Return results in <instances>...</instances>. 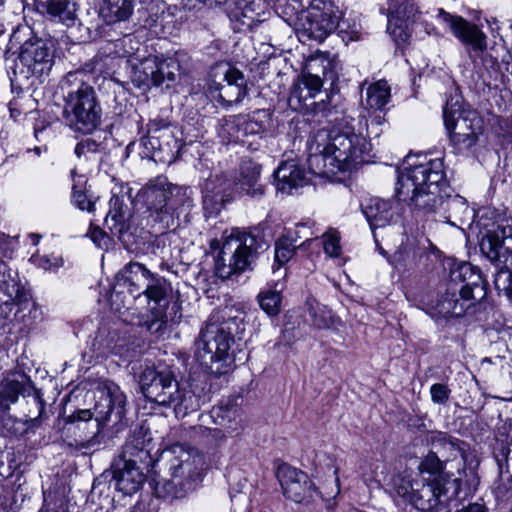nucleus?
Returning a JSON list of instances; mask_svg holds the SVG:
<instances>
[{
	"instance_id": "nucleus-1",
	"label": "nucleus",
	"mask_w": 512,
	"mask_h": 512,
	"mask_svg": "<svg viewBox=\"0 0 512 512\" xmlns=\"http://www.w3.org/2000/svg\"><path fill=\"white\" fill-rule=\"evenodd\" d=\"M370 122L363 117L358 121V128L344 119L330 127L312 133L308 141L307 164L311 174L319 177L332 178L338 173L350 172L361 163L371 151V144L363 130L369 126L379 136L385 126L383 114L369 115Z\"/></svg>"
},
{
	"instance_id": "nucleus-2",
	"label": "nucleus",
	"mask_w": 512,
	"mask_h": 512,
	"mask_svg": "<svg viewBox=\"0 0 512 512\" xmlns=\"http://www.w3.org/2000/svg\"><path fill=\"white\" fill-rule=\"evenodd\" d=\"M446 186L444 163L441 158L427 155H408L398 171L395 196L411 209L424 213L435 212L441 205L451 212L469 213L464 198L456 195L445 201L441 195Z\"/></svg>"
},
{
	"instance_id": "nucleus-3",
	"label": "nucleus",
	"mask_w": 512,
	"mask_h": 512,
	"mask_svg": "<svg viewBox=\"0 0 512 512\" xmlns=\"http://www.w3.org/2000/svg\"><path fill=\"white\" fill-rule=\"evenodd\" d=\"M386 487L396 501L410 503L421 512H450L451 506L457 505L461 479L453 474H439L411 480L396 474Z\"/></svg>"
},
{
	"instance_id": "nucleus-4",
	"label": "nucleus",
	"mask_w": 512,
	"mask_h": 512,
	"mask_svg": "<svg viewBox=\"0 0 512 512\" xmlns=\"http://www.w3.org/2000/svg\"><path fill=\"white\" fill-rule=\"evenodd\" d=\"M84 78L82 71L69 72L60 81L59 88L65 123L76 132L88 134L100 125L102 109L94 88Z\"/></svg>"
},
{
	"instance_id": "nucleus-5",
	"label": "nucleus",
	"mask_w": 512,
	"mask_h": 512,
	"mask_svg": "<svg viewBox=\"0 0 512 512\" xmlns=\"http://www.w3.org/2000/svg\"><path fill=\"white\" fill-rule=\"evenodd\" d=\"M242 319L213 314L195 341L196 360L215 375L226 374L231 366L230 348Z\"/></svg>"
},
{
	"instance_id": "nucleus-6",
	"label": "nucleus",
	"mask_w": 512,
	"mask_h": 512,
	"mask_svg": "<svg viewBox=\"0 0 512 512\" xmlns=\"http://www.w3.org/2000/svg\"><path fill=\"white\" fill-rule=\"evenodd\" d=\"M144 396L151 402L169 406L177 417H185L199 408L195 394L181 388L171 370L166 367H147L140 376Z\"/></svg>"
},
{
	"instance_id": "nucleus-7",
	"label": "nucleus",
	"mask_w": 512,
	"mask_h": 512,
	"mask_svg": "<svg viewBox=\"0 0 512 512\" xmlns=\"http://www.w3.org/2000/svg\"><path fill=\"white\" fill-rule=\"evenodd\" d=\"M171 452L175 455L170 467L172 477L169 480L157 482L154 488L158 498L169 502L185 498L201 480L200 457L193 456L182 445L172 446Z\"/></svg>"
},
{
	"instance_id": "nucleus-8",
	"label": "nucleus",
	"mask_w": 512,
	"mask_h": 512,
	"mask_svg": "<svg viewBox=\"0 0 512 512\" xmlns=\"http://www.w3.org/2000/svg\"><path fill=\"white\" fill-rule=\"evenodd\" d=\"M453 282H460L459 289H449L437 302L436 310L443 317H459L470 307V301L485 297L480 272L470 263H462L451 272Z\"/></svg>"
},
{
	"instance_id": "nucleus-9",
	"label": "nucleus",
	"mask_w": 512,
	"mask_h": 512,
	"mask_svg": "<svg viewBox=\"0 0 512 512\" xmlns=\"http://www.w3.org/2000/svg\"><path fill=\"white\" fill-rule=\"evenodd\" d=\"M188 188L172 186L164 176L150 180L140 191L139 196L145 203L149 217L163 228L174 224L173 213L189 200Z\"/></svg>"
},
{
	"instance_id": "nucleus-10",
	"label": "nucleus",
	"mask_w": 512,
	"mask_h": 512,
	"mask_svg": "<svg viewBox=\"0 0 512 512\" xmlns=\"http://www.w3.org/2000/svg\"><path fill=\"white\" fill-rule=\"evenodd\" d=\"M299 4L296 33L303 43L322 42L336 29L338 8L331 0H294Z\"/></svg>"
},
{
	"instance_id": "nucleus-11",
	"label": "nucleus",
	"mask_w": 512,
	"mask_h": 512,
	"mask_svg": "<svg viewBox=\"0 0 512 512\" xmlns=\"http://www.w3.org/2000/svg\"><path fill=\"white\" fill-rule=\"evenodd\" d=\"M257 240L252 234L233 230L225 237L215 257V273L221 279L239 275L251 268L255 258Z\"/></svg>"
},
{
	"instance_id": "nucleus-12",
	"label": "nucleus",
	"mask_w": 512,
	"mask_h": 512,
	"mask_svg": "<svg viewBox=\"0 0 512 512\" xmlns=\"http://www.w3.org/2000/svg\"><path fill=\"white\" fill-rule=\"evenodd\" d=\"M480 248L498 269L494 279L496 288H509L512 284V228L498 226L488 231L481 240Z\"/></svg>"
},
{
	"instance_id": "nucleus-13",
	"label": "nucleus",
	"mask_w": 512,
	"mask_h": 512,
	"mask_svg": "<svg viewBox=\"0 0 512 512\" xmlns=\"http://www.w3.org/2000/svg\"><path fill=\"white\" fill-rule=\"evenodd\" d=\"M277 476L284 495L296 503L309 502L316 493L321 494L324 498H333L340 492L337 467L333 468V479L330 486H323L319 491L305 472L294 467L288 465L279 467Z\"/></svg>"
},
{
	"instance_id": "nucleus-14",
	"label": "nucleus",
	"mask_w": 512,
	"mask_h": 512,
	"mask_svg": "<svg viewBox=\"0 0 512 512\" xmlns=\"http://www.w3.org/2000/svg\"><path fill=\"white\" fill-rule=\"evenodd\" d=\"M12 64L9 65L7 62V67L13 71L16 78H39L48 74L52 68V48L46 40L38 37L29 38L21 45L18 57Z\"/></svg>"
},
{
	"instance_id": "nucleus-15",
	"label": "nucleus",
	"mask_w": 512,
	"mask_h": 512,
	"mask_svg": "<svg viewBox=\"0 0 512 512\" xmlns=\"http://www.w3.org/2000/svg\"><path fill=\"white\" fill-rule=\"evenodd\" d=\"M445 128L453 145L468 149L475 145L482 132V120L474 110H462L458 101L447 102L443 110Z\"/></svg>"
},
{
	"instance_id": "nucleus-16",
	"label": "nucleus",
	"mask_w": 512,
	"mask_h": 512,
	"mask_svg": "<svg viewBox=\"0 0 512 512\" xmlns=\"http://www.w3.org/2000/svg\"><path fill=\"white\" fill-rule=\"evenodd\" d=\"M125 405L126 396L120 387L109 383L100 390L93 412L89 409L79 410L69 416V422L88 421L94 417L99 426L108 422L118 425L125 417Z\"/></svg>"
},
{
	"instance_id": "nucleus-17",
	"label": "nucleus",
	"mask_w": 512,
	"mask_h": 512,
	"mask_svg": "<svg viewBox=\"0 0 512 512\" xmlns=\"http://www.w3.org/2000/svg\"><path fill=\"white\" fill-rule=\"evenodd\" d=\"M147 455V451L136 449L129 443L124 446L122 454L113 465V479L118 491L124 495H132L141 488L146 477L137 461Z\"/></svg>"
},
{
	"instance_id": "nucleus-18",
	"label": "nucleus",
	"mask_w": 512,
	"mask_h": 512,
	"mask_svg": "<svg viewBox=\"0 0 512 512\" xmlns=\"http://www.w3.org/2000/svg\"><path fill=\"white\" fill-rule=\"evenodd\" d=\"M419 14L414 0H388L387 31L397 42L408 39L410 23Z\"/></svg>"
},
{
	"instance_id": "nucleus-19",
	"label": "nucleus",
	"mask_w": 512,
	"mask_h": 512,
	"mask_svg": "<svg viewBox=\"0 0 512 512\" xmlns=\"http://www.w3.org/2000/svg\"><path fill=\"white\" fill-rule=\"evenodd\" d=\"M437 18L445 23L452 34L463 44L470 46L476 52L486 50L487 36L476 24L443 9H438Z\"/></svg>"
},
{
	"instance_id": "nucleus-20",
	"label": "nucleus",
	"mask_w": 512,
	"mask_h": 512,
	"mask_svg": "<svg viewBox=\"0 0 512 512\" xmlns=\"http://www.w3.org/2000/svg\"><path fill=\"white\" fill-rule=\"evenodd\" d=\"M202 178L203 205L211 212H218L233 197L232 181L220 173H209L207 177L203 175Z\"/></svg>"
},
{
	"instance_id": "nucleus-21",
	"label": "nucleus",
	"mask_w": 512,
	"mask_h": 512,
	"mask_svg": "<svg viewBox=\"0 0 512 512\" xmlns=\"http://www.w3.org/2000/svg\"><path fill=\"white\" fill-rule=\"evenodd\" d=\"M302 84V89H306V95H311L314 98L323 86L324 81L333 82L337 78V73L334 69L333 63L324 55H319L310 58L306 66L298 77Z\"/></svg>"
},
{
	"instance_id": "nucleus-22",
	"label": "nucleus",
	"mask_w": 512,
	"mask_h": 512,
	"mask_svg": "<svg viewBox=\"0 0 512 512\" xmlns=\"http://www.w3.org/2000/svg\"><path fill=\"white\" fill-rule=\"evenodd\" d=\"M137 71H143L144 76L137 78L138 84H150L155 86L163 84L165 81L172 83L180 71V64L177 54L157 61V59H145L141 62ZM169 86V84H167Z\"/></svg>"
},
{
	"instance_id": "nucleus-23",
	"label": "nucleus",
	"mask_w": 512,
	"mask_h": 512,
	"mask_svg": "<svg viewBox=\"0 0 512 512\" xmlns=\"http://www.w3.org/2000/svg\"><path fill=\"white\" fill-rule=\"evenodd\" d=\"M261 166L252 160H243L240 165V175L232 182L234 193L259 198L264 194V188L259 183Z\"/></svg>"
},
{
	"instance_id": "nucleus-24",
	"label": "nucleus",
	"mask_w": 512,
	"mask_h": 512,
	"mask_svg": "<svg viewBox=\"0 0 512 512\" xmlns=\"http://www.w3.org/2000/svg\"><path fill=\"white\" fill-rule=\"evenodd\" d=\"M153 274L143 264L130 262L118 272L117 285L127 288L131 295L138 297Z\"/></svg>"
},
{
	"instance_id": "nucleus-25",
	"label": "nucleus",
	"mask_w": 512,
	"mask_h": 512,
	"mask_svg": "<svg viewBox=\"0 0 512 512\" xmlns=\"http://www.w3.org/2000/svg\"><path fill=\"white\" fill-rule=\"evenodd\" d=\"M35 9L51 21L71 26L76 19V4L72 0H34Z\"/></svg>"
},
{
	"instance_id": "nucleus-26",
	"label": "nucleus",
	"mask_w": 512,
	"mask_h": 512,
	"mask_svg": "<svg viewBox=\"0 0 512 512\" xmlns=\"http://www.w3.org/2000/svg\"><path fill=\"white\" fill-rule=\"evenodd\" d=\"M275 179L277 190L287 194L307 184L306 173L295 160L282 162L275 171Z\"/></svg>"
},
{
	"instance_id": "nucleus-27",
	"label": "nucleus",
	"mask_w": 512,
	"mask_h": 512,
	"mask_svg": "<svg viewBox=\"0 0 512 512\" xmlns=\"http://www.w3.org/2000/svg\"><path fill=\"white\" fill-rule=\"evenodd\" d=\"M361 209L372 230L385 227L393 220V205L389 200L370 197L361 203Z\"/></svg>"
},
{
	"instance_id": "nucleus-28",
	"label": "nucleus",
	"mask_w": 512,
	"mask_h": 512,
	"mask_svg": "<svg viewBox=\"0 0 512 512\" xmlns=\"http://www.w3.org/2000/svg\"><path fill=\"white\" fill-rule=\"evenodd\" d=\"M225 84H219L217 99L227 105L239 103L247 95L243 74L233 68H229L224 74Z\"/></svg>"
},
{
	"instance_id": "nucleus-29",
	"label": "nucleus",
	"mask_w": 512,
	"mask_h": 512,
	"mask_svg": "<svg viewBox=\"0 0 512 512\" xmlns=\"http://www.w3.org/2000/svg\"><path fill=\"white\" fill-rule=\"evenodd\" d=\"M31 388V381L24 374H13L0 383V414L8 412L18 401L19 395Z\"/></svg>"
},
{
	"instance_id": "nucleus-30",
	"label": "nucleus",
	"mask_w": 512,
	"mask_h": 512,
	"mask_svg": "<svg viewBox=\"0 0 512 512\" xmlns=\"http://www.w3.org/2000/svg\"><path fill=\"white\" fill-rule=\"evenodd\" d=\"M422 255V249L415 238L407 237L391 257V264L398 271L413 269Z\"/></svg>"
},
{
	"instance_id": "nucleus-31",
	"label": "nucleus",
	"mask_w": 512,
	"mask_h": 512,
	"mask_svg": "<svg viewBox=\"0 0 512 512\" xmlns=\"http://www.w3.org/2000/svg\"><path fill=\"white\" fill-rule=\"evenodd\" d=\"M133 12L131 0H102L101 17L109 24L127 20Z\"/></svg>"
},
{
	"instance_id": "nucleus-32",
	"label": "nucleus",
	"mask_w": 512,
	"mask_h": 512,
	"mask_svg": "<svg viewBox=\"0 0 512 512\" xmlns=\"http://www.w3.org/2000/svg\"><path fill=\"white\" fill-rule=\"evenodd\" d=\"M298 231H286L275 243V260L279 265L287 263L294 255L297 247H302L311 241L310 238H306L299 245L297 239L293 234Z\"/></svg>"
},
{
	"instance_id": "nucleus-33",
	"label": "nucleus",
	"mask_w": 512,
	"mask_h": 512,
	"mask_svg": "<svg viewBox=\"0 0 512 512\" xmlns=\"http://www.w3.org/2000/svg\"><path fill=\"white\" fill-rule=\"evenodd\" d=\"M269 126V114L265 110H258L250 115H241L242 142L245 137L261 135Z\"/></svg>"
},
{
	"instance_id": "nucleus-34",
	"label": "nucleus",
	"mask_w": 512,
	"mask_h": 512,
	"mask_svg": "<svg viewBox=\"0 0 512 512\" xmlns=\"http://www.w3.org/2000/svg\"><path fill=\"white\" fill-rule=\"evenodd\" d=\"M391 89L387 81L379 80L367 88L366 105L370 109L382 111L389 102Z\"/></svg>"
},
{
	"instance_id": "nucleus-35",
	"label": "nucleus",
	"mask_w": 512,
	"mask_h": 512,
	"mask_svg": "<svg viewBox=\"0 0 512 512\" xmlns=\"http://www.w3.org/2000/svg\"><path fill=\"white\" fill-rule=\"evenodd\" d=\"M123 208V199L117 195H113L109 201V211L105 223L115 234H121L125 227V211Z\"/></svg>"
},
{
	"instance_id": "nucleus-36",
	"label": "nucleus",
	"mask_w": 512,
	"mask_h": 512,
	"mask_svg": "<svg viewBox=\"0 0 512 512\" xmlns=\"http://www.w3.org/2000/svg\"><path fill=\"white\" fill-rule=\"evenodd\" d=\"M217 134L223 143L242 142L241 115L221 119L217 127Z\"/></svg>"
},
{
	"instance_id": "nucleus-37",
	"label": "nucleus",
	"mask_w": 512,
	"mask_h": 512,
	"mask_svg": "<svg viewBox=\"0 0 512 512\" xmlns=\"http://www.w3.org/2000/svg\"><path fill=\"white\" fill-rule=\"evenodd\" d=\"M308 313L312 325L318 329H328L334 324V315L330 309L324 305L307 301Z\"/></svg>"
},
{
	"instance_id": "nucleus-38",
	"label": "nucleus",
	"mask_w": 512,
	"mask_h": 512,
	"mask_svg": "<svg viewBox=\"0 0 512 512\" xmlns=\"http://www.w3.org/2000/svg\"><path fill=\"white\" fill-rule=\"evenodd\" d=\"M167 289L166 280L157 274H153L141 295H145L149 301L160 303L166 297Z\"/></svg>"
},
{
	"instance_id": "nucleus-39",
	"label": "nucleus",
	"mask_w": 512,
	"mask_h": 512,
	"mask_svg": "<svg viewBox=\"0 0 512 512\" xmlns=\"http://www.w3.org/2000/svg\"><path fill=\"white\" fill-rule=\"evenodd\" d=\"M260 307L270 316L277 315L281 310L282 297L280 291L267 289L258 295Z\"/></svg>"
},
{
	"instance_id": "nucleus-40",
	"label": "nucleus",
	"mask_w": 512,
	"mask_h": 512,
	"mask_svg": "<svg viewBox=\"0 0 512 512\" xmlns=\"http://www.w3.org/2000/svg\"><path fill=\"white\" fill-rule=\"evenodd\" d=\"M268 2H264V0H251V1H245V0H239L237 5L238 8L242 11V15L244 18L250 19L252 22L254 20H258V17H260L262 14H264L266 8H267Z\"/></svg>"
},
{
	"instance_id": "nucleus-41",
	"label": "nucleus",
	"mask_w": 512,
	"mask_h": 512,
	"mask_svg": "<svg viewBox=\"0 0 512 512\" xmlns=\"http://www.w3.org/2000/svg\"><path fill=\"white\" fill-rule=\"evenodd\" d=\"M0 292H3L6 296L5 299L0 297V302L9 305L12 303H21L26 300V294L21 289L20 285L14 281H5L4 286H0Z\"/></svg>"
},
{
	"instance_id": "nucleus-42",
	"label": "nucleus",
	"mask_w": 512,
	"mask_h": 512,
	"mask_svg": "<svg viewBox=\"0 0 512 512\" xmlns=\"http://www.w3.org/2000/svg\"><path fill=\"white\" fill-rule=\"evenodd\" d=\"M336 24L337 26L335 30L338 31L339 35H341L343 41L348 42L359 38L360 32L357 25L355 23L350 25L347 20L342 19L341 12L339 10Z\"/></svg>"
},
{
	"instance_id": "nucleus-43",
	"label": "nucleus",
	"mask_w": 512,
	"mask_h": 512,
	"mask_svg": "<svg viewBox=\"0 0 512 512\" xmlns=\"http://www.w3.org/2000/svg\"><path fill=\"white\" fill-rule=\"evenodd\" d=\"M324 252L330 257H339L341 254L340 237L336 231H329L322 236Z\"/></svg>"
},
{
	"instance_id": "nucleus-44",
	"label": "nucleus",
	"mask_w": 512,
	"mask_h": 512,
	"mask_svg": "<svg viewBox=\"0 0 512 512\" xmlns=\"http://www.w3.org/2000/svg\"><path fill=\"white\" fill-rule=\"evenodd\" d=\"M422 473H428V476H438L439 474H448L443 472V463L435 453H429L420 464Z\"/></svg>"
},
{
	"instance_id": "nucleus-45",
	"label": "nucleus",
	"mask_w": 512,
	"mask_h": 512,
	"mask_svg": "<svg viewBox=\"0 0 512 512\" xmlns=\"http://www.w3.org/2000/svg\"><path fill=\"white\" fill-rule=\"evenodd\" d=\"M101 145V142L93 138H85L77 143L74 152L79 159H88L90 154H95L99 152Z\"/></svg>"
},
{
	"instance_id": "nucleus-46",
	"label": "nucleus",
	"mask_w": 512,
	"mask_h": 512,
	"mask_svg": "<svg viewBox=\"0 0 512 512\" xmlns=\"http://www.w3.org/2000/svg\"><path fill=\"white\" fill-rule=\"evenodd\" d=\"M450 393L451 390L448 386L442 383H436L430 387L431 400L435 404H446L450 398Z\"/></svg>"
},
{
	"instance_id": "nucleus-47",
	"label": "nucleus",
	"mask_w": 512,
	"mask_h": 512,
	"mask_svg": "<svg viewBox=\"0 0 512 512\" xmlns=\"http://www.w3.org/2000/svg\"><path fill=\"white\" fill-rule=\"evenodd\" d=\"M31 260L44 270H52L59 268L63 264V260L58 256H32Z\"/></svg>"
},
{
	"instance_id": "nucleus-48",
	"label": "nucleus",
	"mask_w": 512,
	"mask_h": 512,
	"mask_svg": "<svg viewBox=\"0 0 512 512\" xmlns=\"http://www.w3.org/2000/svg\"><path fill=\"white\" fill-rule=\"evenodd\" d=\"M72 201L80 210L88 212L94 210V203L88 199L85 193L76 189V184L73 185Z\"/></svg>"
},
{
	"instance_id": "nucleus-49",
	"label": "nucleus",
	"mask_w": 512,
	"mask_h": 512,
	"mask_svg": "<svg viewBox=\"0 0 512 512\" xmlns=\"http://www.w3.org/2000/svg\"><path fill=\"white\" fill-rule=\"evenodd\" d=\"M302 86H304V85L302 84V81L298 78L293 84V87H292V90L290 93V99H289L290 102H293L294 100H296L298 102V104L301 105V104H305V102L308 99L312 98L311 95H306L307 90L302 89Z\"/></svg>"
},
{
	"instance_id": "nucleus-50",
	"label": "nucleus",
	"mask_w": 512,
	"mask_h": 512,
	"mask_svg": "<svg viewBox=\"0 0 512 512\" xmlns=\"http://www.w3.org/2000/svg\"><path fill=\"white\" fill-rule=\"evenodd\" d=\"M132 38L130 36H125L122 39L117 40L114 43V53L117 57H128L132 54Z\"/></svg>"
},
{
	"instance_id": "nucleus-51",
	"label": "nucleus",
	"mask_w": 512,
	"mask_h": 512,
	"mask_svg": "<svg viewBox=\"0 0 512 512\" xmlns=\"http://www.w3.org/2000/svg\"><path fill=\"white\" fill-rule=\"evenodd\" d=\"M90 238L92 241L97 245V247L102 248L105 246L108 242V237L102 231L99 227L90 226L89 232H88Z\"/></svg>"
},
{
	"instance_id": "nucleus-52",
	"label": "nucleus",
	"mask_w": 512,
	"mask_h": 512,
	"mask_svg": "<svg viewBox=\"0 0 512 512\" xmlns=\"http://www.w3.org/2000/svg\"><path fill=\"white\" fill-rule=\"evenodd\" d=\"M456 512H486V509L482 504L472 503L467 507L457 510Z\"/></svg>"
},
{
	"instance_id": "nucleus-53",
	"label": "nucleus",
	"mask_w": 512,
	"mask_h": 512,
	"mask_svg": "<svg viewBox=\"0 0 512 512\" xmlns=\"http://www.w3.org/2000/svg\"><path fill=\"white\" fill-rule=\"evenodd\" d=\"M40 512H68L63 503L53 504V506L46 505Z\"/></svg>"
},
{
	"instance_id": "nucleus-54",
	"label": "nucleus",
	"mask_w": 512,
	"mask_h": 512,
	"mask_svg": "<svg viewBox=\"0 0 512 512\" xmlns=\"http://www.w3.org/2000/svg\"><path fill=\"white\" fill-rule=\"evenodd\" d=\"M286 231H293V232L298 231L296 234H293L298 242L303 237L302 234L304 232H308V228L305 225L301 224V225L296 226V228H294V229H287Z\"/></svg>"
},
{
	"instance_id": "nucleus-55",
	"label": "nucleus",
	"mask_w": 512,
	"mask_h": 512,
	"mask_svg": "<svg viewBox=\"0 0 512 512\" xmlns=\"http://www.w3.org/2000/svg\"><path fill=\"white\" fill-rule=\"evenodd\" d=\"M7 237L0 233V258L6 255Z\"/></svg>"
},
{
	"instance_id": "nucleus-56",
	"label": "nucleus",
	"mask_w": 512,
	"mask_h": 512,
	"mask_svg": "<svg viewBox=\"0 0 512 512\" xmlns=\"http://www.w3.org/2000/svg\"><path fill=\"white\" fill-rule=\"evenodd\" d=\"M140 66H141V63H140V64H138V65H136V66L134 67L133 76H132L133 81H134L138 86H141L142 84H138V82H137V78H138L139 76H142V77L144 76V72H143V71H137V70H138V68H140Z\"/></svg>"
},
{
	"instance_id": "nucleus-57",
	"label": "nucleus",
	"mask_w": 512,
	"mask_h": 512,
	"mask_svg": "<svg viewBox=\"0 0 512 512\" xmlns=\"http://www.w3.org/2000/svg\"><path fill=\"white\" fill-rule=\"evenodd\" d=\"M157 130H158V128L156 127L155 123H152L149 125V129H148L149 134H151L152 132H156Z\"/></svg>"
},
{
	"instance_id": "nucleus-58",
	"label": "nucleus",
	"mask_w": 512,
	"mask_h": 512,
	"mask_svg": "<svg viewBox=\"0 0 512 512\" xmlns=\"http://www.w3.org/2000/svg\"><path fill=\"white\" fill-rule=\"evenodd\" d=\"M504 291H506V294L507 296L511 299L512 301V284L510 285L509 288H506V289H503Z\"/></svg>"
},
{
	"instance_id": "nucleus-59",
	"label": "nucleus",
	"mask_w": 512,
	"mask_h": 512,
	"mask_svg": "<svg viewBox=\"0 0 512 512\" xmlns=\"http://www.w3.org/2000/svg\"><path fill=\"white\" fill-rule=\"evenodd\" d=\"M35 400L38 402V404H39V406H40V409H41V410H43V409H44V406H43V402H42V400H41V399H39V398H36Z\"/></svg>"
},
{
	"instance_id": "nucleus-60",
	"label": "nucleus",
	"mask_w": 512,
	"mask_h": 512,
	"mask_svg": "<svg viewBox=\"0 0 512 512\" xmlns=\"http://www.w3.org/2000/svg\"><path fill=\"white\" fill-rule=\"evenodd\" d=\"M239 318H241L243 320V318L240 316V315H237ZM241 325H243V322L239 325V329L238 330H244V327H241ZM239 331H237L236 333H238Z\"/></svg>"
},
{
	"instance_id": "nucleus-61",
	"label": "nucleus",
	"mask_w": 512,
	"mask_h": 512,
	"mask_svg": "<svg viewBox=\"0 0 512 512\" xmlns=\"http://www.w3.org/2000/svg\"><path fill=\"white\" fill-rule=\"evenodd\" d=\"M321 105H322L321 103H318V104H317V106H318V110H320V111H324V110H325V108H324V107H323V108H321Z\"/></svg>"
},
{
	"instance_id": "nucleus-62",
	"label": "nucleus",
	"mask_w": 512,
	"mask_h": 512,
	"mask_svg": "<svg viewBox=\"0 0 512 512\" xmlns=\"http://www.w3.org/2000/svg\"><path fill=\"white\" fill-rule=\"evenodd\" d=\"M75 175H76L75 170H72V171H71V176L74 178V177H75Z\"/></svg>"
},
{
	"instance_id": "nucleus-63",
	"label": "nucleus",
	"mask_w": 512,
	"mask_h": 512,
	"mask_svg": "<svg viewBox=\"0 0 512 512\" xmlns=\"http://www.w3.org/2000/svg\"><path fill=\"white\" fill-rule=\"evenodd\" d=\"M17 34H18V32H15V33L12 35L13 39H16V38H17Z\"/></svg>"
},
{
	"instance_id": "nucleus-64",
	"label": "nucleus",
	"mask_w": 512,
	"mask_h": 512,
	"mask_svg": "<svg viewBox=\"0 0 512 512\" xmlns=\"http://www.w3.org/2000/svg\"><path fill=\"white\" fill-rule=\"evenodd\" d=\"M152 139H154V136H149V141H151Z\"/></svg>"
}]
</instances>
